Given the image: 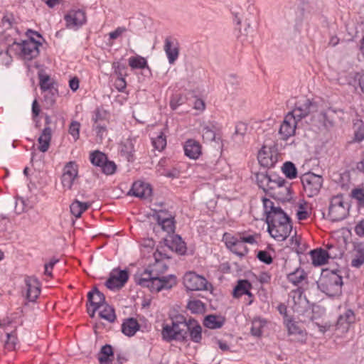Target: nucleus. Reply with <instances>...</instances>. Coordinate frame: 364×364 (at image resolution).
I'll return each instance as SVG.
<instances>
[{"label": "nucleus", "instance_id": "nucleus-21", "mask_svg": "<svg viewBox=\"0 0 364 364\" xmlns=\"http://www.w3.org/2000/svg\"><path fill=\"white\" fill-rule=\"evenodd\" d=\"M135 139L127 138L122 141L120 144L121 154L125 157L128 161H134V153L135 152L134 144Z\"/></svg>", "mask_w": 364, "mask_h": 364}, {"label": "nucleus", "instance_id": "nucleus-47", "mask_svg": "<svg viewBox=\"0 0 364 364\" xmlns=\"http://www.w3.org/2000/svg\"><path fill=\"white\" fill-rule=\"evenodd\" d=\"M152 144L156 149L162 151L166 146L165 135L161 132L156 138L152 139Z\"/></svg>", "mask_w": 364, "mask_h": 364}, {"label": "nucleus", "instance_id": "nucleus-39", "mask_svg": "<svg viewBox=\"0 0 364 364\" xmlns=\"http://www.w3.org/2000/svg\"><path fill=\"white\" fill-rule=\"evenodd\" d=\"M90 159L93 165L102 168L104 163L106 162L107 157L104 153L100 151H95L90 154Z\"/></svg>", "mask_w": 364, "mask_h": 364}, {"label": "nucleus", "instance_id": "nucleus-36", "mask_svg": "<svg viewBox=\"0 0 364 364\" xmlns=\"http://www.w3.org/2000/svg\"><path fill=\"white\" fill-rule=\"evenodd\" d=\"M267 321L261 318H255L252 321L251 334L255 337H260L262 335V329Z\"/></svg>", "mask_w": 364, "mask_h": 364}, {"label": "nucleus", "instance_id": "nucleus-34", "mask_svg": "<svg viewBox=\"0 0 364 364\" xmlns=\"http://www.w3.org/2000/svg\"><path fill=\"white\" fill-rule=\"evenodd\" d=\"M114 357L112 347L110 345H105L102 347L99 354L98 360L100 364H108Z\"/></svg>", "mask_w": 364, "mask_h": 364}, {"label": "nucleus", "instance_id": "nucleus-17", "mask_svg": "<svg viewBox=\"0 0 364 364\" xmlns=\"http://www.w3.org/2000/svg\"><path fill=\"white\" fill-rule=\"evenodd\" d=\"M164 50L168 63L173 64L179 55V43L178 41L172 37H166L164 41Z\"/></svg>", "mask_w": 364, "mask_h": 364}, {"label": "nucleus", "instance_id": "nucleus-4", "mask_svg": "<svg viewBox=\"0 0 364 364\" xmlns=\"http://www.w3.org/2000/svg\"><path fill=\"white\" fill-rule=\"evenodd\" d=\"M263 205L266 213V222L268 227L283 223H291L290 218L284 212L279 206H275L273 201L269 199H263Z\"/></svg>", "mask_w": 364, "mask_h": 364}, {"label": "nucleus", "instance_id": "nucleus-18", "mask_svg": "<svg viewBox=\"0 0 364 364\" xmlns=\"http://www.w3.org/2000/svg\"><path fill=\"white\" fill-rule=\"evenodd\" d=\"M277 225L267 227V230L270 235L278 241L285 240L290 235L292 230L291 223H283Z\"/></svg>", "mask_w": 364, "mask_h": 364}, {"label": "nucleus", "instance_id": "nucleus-6", "mask_svg": "<svg viewBox=\"0 0 364 364\" xmlns=\"http://www.w3.org/2000/svg\"><path fill=\"white\" fill-rule=\"evenodd\" d=\"M301 181L308 197L317 195L323 184V178L320 175L308 172L301 176Z\"/></svg>", "mask_w": 364, "mask_h": 364}, {"label": "nucleus", "instance_id": "nucleus-55", "mask_svg": "<svg viewBox=\"0 0 364 364\" xmlns=\"http://www.w3.org/2000/svg\"><path fill=\"white\" fill-rule=\"evenodd\" d=\"M112 68L114 69V72L117 77H123L127 75L125 73L127 66L119 62H114L112 63Z\"/></svg>", "mask_w": 364, "mask_h": 364}, {"label": "nucleus", "instance_id": "nucleus-24", "mask_svg": "<svg viewBox=\"0 0 364 364\" xmlns=\"http://www.w3.org/2000/svg\"><path fill=\"white\" fill-rule=\"evenodd\" d=\"M27 287V299L29 301H34L40 294L41 290L37 279L29 277L25 280Z\"/></svg>", "mask_w": 364, "mask_h": 364}, {"label": "nucleus", "instance_id": "nucleus-15", "mask_svg": "<svg viewBox=\"0 0 364 364\" xmlns=\"http://www.w3.org/2000/svg\"><path fill=\"white\" fill-rule=\"evenodd\" d=\"M224 240L227 247L234 254L242 257L247 253V248L238 237L225 234Z\"/></svg>", "mask_w": 364, "mask_h": 364}, {"label": "nucleus", "instance_id": "nucleus-38", "mask_svg": "<svg viewBox=\"0 0 364 364\" xmlns=\"http://www.w3.org/2000/svg\"><path fill=\"white\" fill-rule=\"evenodd\" d=\"M288 183L284 178L282 177H279L277 175H270V180L268 183V186L267 188V191H272L273 192L276 191L282 187V185Z\"/></svg>", "mask_w": 364, "mask_h": 364}, {"label": "nucleus", "instance_id": "nucleus-29", "mask_svg": "<svg viewBox=\"0 0 364 364\" xmlns=\"http://www.w3.org/2000/svg\"><path fill=\"white\" fill-rule=\"evenodd\" d=\"M355 316L351 309H347L343 314H341L338 318L336 326L338 328H343L348 329L350 323H354Z\"/></svg>", "mask_w": 364, "mask_h": 364}, {"label": "nucleus", "instance_id": "nucleus-52", "mask_svg": "<svg viewBox=\"0 0 364 364\" xmlns=\"http://www.w3.org/2000/svg\"><path fill=\"white\" fill-rule=\"evenodd\" d=\"M102 172L106 175H112L114 173L117 169V165L114 161L106 160V162L104 163L102 167L101 168Z\"/></svg>", "mask_w": 364, "mask_h": 364}, {"label": "nucleus", "instance_id": "nucleus-30", "mask_svg": "<svg viewBox=\"0 0 364 364\" xmlns=\"http://www.w3.org/2000/svg\"><path fill=\"white\" fill-rule=\"evenodd\" d=\"M312 264L314 266H321L328 262V255L326 250L318 249L310 252Z\"/></svg>", "mask_w": 364, "mask_h": 364}, {"label": "nucleus", "instance_id": "nucleus-42", "mask_svg": "<svg viewBox=\"0 0 364 364\" xmlns=\"http://www.w3.org/2000/svg\"><path fill=\"white\" fill-rule=\"evenodd\" d=\"M129 65L133 69H142L147 66L146 59L141 56L129 58Z\"/></svg>", "mask_w": 364, "mask_h": 364}, {"label": "nucleus", "instance_id": "nucleus-46", "mask_svg": "<svg viewBox=\"0 0 364 364\" xmlns=\"http://www.w3.org/2000/svg\"><path fill=\"white\" fill-rule=\"evenodd\" d=\"M270 180V175L265 173H258L256 175V181L260 188L267 191L268 183Z\"/></svg>", "mask_w": 364, "mask_h": 364}, {"label": "nucleus", "instance_id": "nucleus-8", "mask_svg": "<svg viewBox=\"0 0 364 364\" xmlns=\"http://www.w3.org/2000/svg\"><path fill=\"white\" fill-rule=\"evenodd\" d=\"M336 114L337 111L332 108L320 112H314L311 114V124L319 129L322 128L328 129L333 126Z\"/></svg>", "mask_w": 364, "mask_h": 364}, {"label": "nucleus", "instance_id": "nucleus-10", "mask_svg": "<svg viewBox=\"0 0 364 364\" xmlns=\"http://www.w3.org/2000/svg\"><path fill=\"white\" fill-rule=\"evenodd\" d=\"M128 279L129 274L127 270L114 269L110 272L105 286L111 290L119 289L124 286Z\"/></svg>", "mask_w": 364, "mask_h": 364}, {"label": "nucleus", "instance_id": "nucleus-48", "mask_svg": "<svg viewBox=\"0 0 364 364\" xmlns=\"http://www.w3.org/2000/svg\"><path fill=\"white\" fill-rule=\"evenodd\" d=\"M187 308L193 314L201 313L204 310V305L200 300L190 301L187 304Z\"/></svg>", "mask_w": 364, "mask_h": 364}, {"label": "nucleus", "instance_id": "nucleus-27", "mask_svg": "<svg viewBox=\"0 0 364 364\" xmlns=\"http://www.w3.org/2000/svg\"><path fill=\"white\" fill-rule=\"evenodd\" d=\"M51 129L49 127H46L38 139V141L40 144L38 146L40 151L44 153L48 150L51 141Z\"/></svg>", "mask_w": 364, "mask_h": 364}, {"label": "nucleus", "instance_id": "nucleus-51", "mask_svg": "<svg viewBox=\"0 0 364 364\" xmlns=\"http://www.w3.org/2000/svg\"><path fill=\"white\" fill-rule=\"evenodd\" d=\"M326 252H327L328 259L340 258L342 256V252L339 248L333 245H328Z\"/></svg>", "mask_w": 364, "mask_h": 364}, {"label": "nucleus", "instance_id": "nucleus-53", "mask_svg": "<svg viewBox=\"0 0 364 364\" xmlns=\"http://www.w3.org/2000/svg\"><path fill=\"white\" fill-rule=\"evenodd\" d=\"M80 128V124L77 121H73L70 124L69 133L73 136L75 141L79 138Z\"/></svg>", "mask_w": 364, "mask_h": 364}, {"label": "nucleus", "instance_id": "nucleus-14", "mask_svg": "<svg viewBox=\"0 0 364 364\" xmlns=\"http://www.w3.org/2000/svg\"><path fill=\"white\" fill-rule=\"evenodd\" d=\"M186 325L188 328L184 335V341H186L188 337L194 343H200L202 339V327L195 319L186 320Z\"/></svg>", "mask_w": 364, "mask_h": 364}, {"label": "nucleus", "instance_id": "nucleus-20", "mask_svg": "<svg viewBox=\"0 0 364 364\" xmlns=\"http://www.w3.org/2000/svg\"><path fill=\"white\" fill-rule=\"evenodd\" d=\"M164 242L170 250L180 255H184L186 252V244L178 235H169V238L165 239Z\"/></svg>", "mask_w": 364, "mask_h": 364}, {"label": "nucleus", "instance_id": "nucleus-37", "mask_svg": "<svg viewBox=\"0 0 364 364\" xmlns=\"http://www.w3.org/2000/svg\"><path fill=\"white\" fill-rule=\"evenodd\" d=\"M251 284L245 279L239 280L233 290V296L239 298L247 293V289H251Z\"/></svg>", "mask_w": 364, "mask_h": 364}, {"label": "nucleus", "instance_id": "nucleus-58", "mask_svg": "<svg viewBox=\"0 0 364 364\" xmlns=\"http://www.w3.org/2000/svg\"><path fill=\"white\" fill-rule=\"evenodd\" d=\"M203 137L206 141H213L215 138V133L209 127H204L202 130Z\"/></svg>", "mask_w": 364, "mask_h": 364}, {"label": "nucleus", "instance_id": "nucleus-19", "mask_svg": "<svg viewBox=\"0 0 364 364\" xmlns=\"http://www.w3.org/2000/svg\"><path fill=\"white\" fill-rule=\"evenodd\" d=\"M151 192L152 189L149 183L138 181L133 183L129 193L140 198H148Z\"/></svg>", "mask_w": 364, "mask_h": 364}, {"label": "nucleus", "instance_id": "nucleus-43", "mask_svg": "<svg viewBox=\"0 0 364 364\" xmlns=\"http://www.w3.org/2000/svg\"><path fill=\"white\" fill-rule=\"evenodd\" d=\"M161 220V223H158L163 230L167 232L168 234H173L175 231V223L173 220V217L168 219H164L159 218Z\"/></svg>", "mask_w": 364, "mask_h": 364}, {"label": "nucleus", "instance_id": "nucleus-54", "mask_svg": "<svg viewBox=\"0 0 364 364\" xmlns=\"http://www.w3.org/2000/svg\"><path fill=\"white\" fill-rule=\"evenodd\" d=\"M355 128V139L360 141L364 139V126H363V122H356L354 124Z\"/></svg>", "mask_w": 364, "mask_h": 364}, {"label": "nucleus", "instance_id": "nucleus-26", "mask_svg": "<svg viewBox=\"0 0 364 364\" xmlns=\"http://www.w3.org/2000/svg\"><path fill=\"white\" fill-rule=\"evenodd\" d=\"M258 161L264 167H272L277 161V156H274L269 151L263 146L258 152Z\"/></svg>", "mask_w": 364, "mask_h": 364}, {"label": "nucleus", "instance_id": "nucleus-64", "mask_svg": "<svg viewBox=\"0 0 364 364\" xmlns=\"http://www.w3.org/2000/svg\"><path fill=\"white\" fill-rule=\"evenodd\" d=\"M355 255L364 256V244L362 242H356L354 244Z\"/></svg>", "mask_w": 364, "mask_h": 364}, {"label": "nucleus", "instance_id": "nucleus-61", "mask_svg": "<svg viewBox=\"0 0 364 364\" xmlns=\"http://www.w3.org/2000/svg\"><path fill=\"white\" fill-rule=\"evenodd\" d=\"M126 31L127 28L125 27H117L114 31H112L109 33V38L112 40H115Z\"/></svg>", "mask_w": 364, "mask_h": 364}, {"label": "nucleus", "instance_id": "nucleus-16", "mask_svg": "<svg viewBox=\"0 0 364 364\" xmlns=\"http://www.w3.org/2000/svg\"><path fill=\"white\" fill-rule=\"evenodd\" d=\"M298 122H299L294 119V116L289 114L285 116L279 131L282 139L287 140L295 134Z\"/></svg>", "mask_w": 364, "mask_h": 364}, {"label": "nucleus", "instance_id": "nucleus-22", "mask_svg": "<svg viewBox=\"0 0 364 364\" xmlns=\"http://www.w3.org/2000/svg\"><path fill=\"white\" fill-rule=\"evenodd\" d=\"M186 156L192 159H197L201 154V146L194 139H188L184 145Z\"/></svg>", "mask_w": 364, "mask_h": 364}, {"label": "nucleus", "instance_id": "nucleus-60", "mask_svg": "<svg viewBox=\"0 0 364 364\" xmlns=\"http://www.w3.org/2000/svg\"><path fill=\"white\" fill-rule=\"evenodd\" d=\"M126 86L127 82L125 81L124 76L117 77L114 82L115 88L119 92H123L124 90L126 88Z\"/></svg>", "mask_w": 364, "mask_h": 364}, {"label": "nucleus", "instance_id": "nucleus-7", "mask_svg": "<svg viewBox=\"0 0 364 364\" xmlns=\"http://www.w3.org/2000/svg\"><path fill=\"white\" fill-rule=\"evenodd\" d=\"M316 103L313 102L309 99L303 97L296 102L294 109L288 114L294 116V119L299 122L308 115L316 112Z\"/></svg>", "mask_w": 364, "mask_h": 364}, {"label": "nucleus", "instance_id": "nucleus-9", "mask_svg": "<svg viewBox=\"0 0 364 364\" xmlns=\"http://www.w3.org/2000/svg\"><path fill=\"white\" fill-rule=\"evenodd\" d=\"M183 282L186 289L189 291L207 289L208 282L205 278L193 272L185 274Z\"/></svg>", "mask_w": 364, "mask_h": 364}, {"label": "nucleus", "instance_id": "nucleus-1", "mask_svg": "<svg viewBox=\"0 0 364 364\" xmlns=\"http://www.w3.org/2000/svg\"><path fill=\"white\" fill-rule=\"evenodd\" d=\"M158 255H159L160 253L154 254L155 262L145 269L136 280L139 285L149 288L151 292L170 289L176 284V278L174 275L161 276L168 267L158 258Z\"/></svg>", "mask_w": 364, "mask_h": 364}, {"label": "nucleus", "instance_id": "nucleus-2", "mask_svg": "<svg viewBox=\"0 0 364 364\" xmlns=\"http://www.w3.org/2000/svg\"><path fill=\"white\" fill-rule=\"evenodd\" d=\"M318 289L328 296H340L342 292V277L336 272H329L320 278L317 282Z\"/></svg>", "mask_w": 364, "mask_h": 364}, {"label": "nucleus", "instance_id": "nucleus-49", "mask_svg": "<svg viewBox=\"0 0 364 364\" xmlns=\"http://www.w3.org/2000/svg\"><path fill=\"white\" fill-rule=\"evenodd\" d=\"M58 96V90L57 88L51 89L46 91L44 95V100L47 105L52 106L55 104V100Z\"/></svg>", "mask_w": 364, "mask_h": 364}, {"label": "nucleus", "instance_id": "nucleus-62", "mask_svg": "<svg viewBox=\"0 0 364 364\" xmlns=\"http://www.w3.org/2000/svg\"><path fill=\"white\" fill-rule=\"evenodd\" d=\"M247 124L243 122H239L236 124L235 135L244 136L247 132Z\"/></svg>", "mask_w": 364, "mask_h": 364}, {"label": "nucleus", "instance_id": "nucleus-45", "mask_svg": "<svg viewBox=\"0 0 364 364\" xmlns=\"http://www.w3.org/2000/svg\"><path fill=\"white\" fill-rule=\"evenodd\" d=\"M350 197L356 200L359 207H364V188H353L351 191Z\"/></svg>", "mask_w": 364, "mask_h": 364}, {"label": "nucleus", "instance_id": "nucleus-40", "mask_svg": "<svg viewBox=\"0 0 364 364\" xmlns=\"http://www.w3.org/2000/svg\"><path fill=\"white\" fill-rule=\"evenodd\" d=\"M99 315L102 318H104L111 323L114 322L116 319L114 309L106 304L103 305V309L100 311Z\"/></svg>", "mask_w": 364, "mask_h": 364}, {"label": "nucleus", "instance_id": "nucleus-56", "mask_svg": "<svg viewBox=\"0 0 364 364\" xmlns=\"http://www.w3.org/2000/svg\"><path fill=\"white\" fill-rule=\"evenodd\" d=\"M257 257L258 258L259 260L267 264H269L272 262V256L268 252L264 250H259L257 252Z\"/></svg>", "mask_w": 364, "mask_h": 364}, {"label": "nucleus", "instance_id": "nucleus-13", "mask_svg": "<svg viewBox=\"0 0 364 364\" xmlns=\"http://www.w3.org/2000/svg\"><path fill=\"white\" fill-rule=\"evenodd\" d=\"M64 20L67 28L77 29L86 22L85 13L80 9L71 10L64 16Z\"/></svg>", "mask_w": 364, "mask_h": 364}, {"label": "nucleus", "instance_id": "nucleus-63", "mask_svg": "<svg viewBox=\"0 0 364 364\" xmlns=\"http://www.w3.org/2000/svg\"><path fill=\"white\" fill-rule=\"evenodd\" d=\"M364 263V256L355 255V257L351 261V266L353 267L359 268Z\"/></svg>", "mask_w": 364, "mask_h": 364}, {"label": "nucleus", "instance_id": "nucleus-31", "mask_svg": "<svg viewBox=\"0 0 364 364\" xmlns=\"http://www.w3.org/2000/svg\"><path fill=\"white\" fill-rule=\"evenodd\" d=\"M225 323V318L215 315H208L203 320V325L210 329L221 328Z\"/></svg>", "mask_w": 364, "mask_h": 364}, {"label": "nucleus", "instance_id": "nucleus-23", "mask_svg": "<svg viewBox=\"0 0 364 364\" xmlns=\"http://www.w3.org/2000/svg\"><path fill=\"white\" fill-rule=\"evenodd\" d=\"M87 300L90 305L94 307V311H96L101 306L105 304V296L103 293L100 291L97 287H95L87 294Z\"/></svg>", "mask_w": 364, "mask_h": 364}, {"label": "nucleus", "instance_id": "nucleus-50", "mask_svg": "<svg viewBox=\"0 0 364 364\" xmlns=\"http://www.w3.org/2000/svg\"><path fill=\"white\" fill-rule=\"evenodd\" d=\"M107 113L105 110L100 109H96L92 116V120L94 122V124L99 123H105Z\"/></svg>", "mask_w": 364, "mask_h": 364}, {"label": "nucleus", "instance_id": "nucleus-12", "mask_svg": "<svg viewBox=\"0 0 364 364\" xmlns=\"http://www.w3.org/2000/svg\"><path fill=\"white\" fill-rule=\"evenodd\" d=\"M40 46L41 43L36 41L32 36H30V39L19 43L21 54L26 60H32L38 55Z\"/></svg>", "mask_w": 364, "mask_h": 364}, {"label": "nucleus", "instance_id": "nucleus-59", "mask_svg": "<svg viewBox=\"0 0 364 364\" xmlns=\"http://www.w3.org/2000/svg\"><path fill=\"white\" fill-rule=\"evenodd\" d=\"M93 129L95 131L96 134L100 139H102L104 134L107 131L106 124L105 123H99L97 124H93Z\"/></svg>", "mask_w": 364, "mask_h": 364}, {"label": "nucleus", "instance_id": "nucleus-32", "mask_svg": "<svg viewBox=\"0 0 364 364\" xmlns=\"http://www.w3.org/2000/svg\"><path fill=\"white\" fill-rule=\"evenodd\" d=\"M271 194L274 198L282 202L289 201L291 198L290 186H287V184L282 185V187L276 191L271 193Z\"/></svg>", "mask_w": 364, "mask_h": 364}, {"label": "nucleus", "instance_id": "nucleus-41", "mask_svg": "<svg viewBox=\"0 0 364 364\" xmlns=\"http://www.w3.org/2000/svg\"><path fill=\"white\" fill-rule=\"evenodd\" d=\"M282 171L287 178L294 179L297 176V169L291 161H287L283 164Z\"/></svg>", "mask_w": 364, "mask_h": 364}, {"label": "nucleus", "instance_id": "nucleus-11", "mask_svg": "<svg viewBox=\"0 0 364 364\" xmlns=\"http://www.w3.org/2000/svg\"><path fill=\"white\" fill-rule=\"evenodd\" d=\"M78 174V166L75 161L66 163L63 168V173L61 177L63 186L68 190L72 188L74 181L77 178Z\"/></svg>", "mask_w": 364, "mask_h": 364}, {"label": "nucleus", "instance_id": "nucleus-33", "mask_svg": "<svg viewBox=\"0 0 364 364\" xmlns=\"http://www.w3.org/2000/svg\"><path fill=\"white\" fill-rule=\"evenodd\" d=\"M90 205L91 203H82L78 200H75L70 205V213L75 218H80L82 213L90 208Z\"/></svg>", "mask_w": 364, "mask_h": 364}, {"label": "nucleus", "instance_id": "nucleus-3", "mask_svg": "<svg viewBox=\"0 0 364 364\" xmlns=\"http://www.w3.org/2000/svg\"><path fill=\"white\" fill-rule=\"evenodd\" d=\"M188 328L186 325V318L182 316H177L175 321H172L171 325L163 324L161 336L164 341H184V335Z\"/></svg>", "mask_w": 364, "mask_h": 364}, {"label": "nucleus", "instance_id": "nucleus-44", "mask_svg": "<svg viewBox=\"0 0 364 364\" xmlns=\"http://www.w3.org/2000/svg\"><path fill=\"white\" fill-rule=\"evenodd\" d=\"M39 80H40V87L41 89L46 92L48 90H50L51 89H55L54 83L53 80L50 79V77L47 75H39Z\"/></svg>", "mask_w": 364, "mask_h": 364}, {"label": "nucleus", "instance_id": "nucleus-28", "mask_svg": "<svg viewBox=\"0 0 364 364\" xmlns=\"http://www.w3.org/2000/svg\"><path fill=\"white\" fill-rule=\"evenodd\" d=\"M139 328L138 321L134 318L126 319L122 324V333L129 337L133 336L139 330Z\"/></svg>", "mask_w": 364, "mask_h": 364}, {"label": "nucleus", "instance_id": "nucleus-25", "mask_svg": "<svg viewBox=\"0 0 364 364\" xmlns=\"http://www.w3.org/2000/svg\"><path fill=\"white\" fill-rule=\"evenodd\" d=\"M284 324L288 330L289 335H294L297 336V341L300 342H304L306 338V332L301 329L296 322L290 319H285Z\"/></svg>", "mask_w": 364, "mask_h": 364}, {"label": "nucleus", "instance_id": "nucleus-35", "mask_svg": "<svg viewBox=\"0 0 364 364\" xmlns=\"http://www.w3.org/2000/svg\"><path fill=\"white\" fill-rule=\"evenodd\" d=\"M306 274L301 268H296L294 272L288 274L287 279L289 282L294 285H298L303 280L306 279Z\"/></svg>", "mask_w": 364, "mask_h": 364}, {"label": "nucleus", "instance_id": "nucleus-57", "mask_svg": "<svg viewBox=\"0 0 364 364\" xmlns=\"http://www.w3.org/2000/svg\"><path fill=\"white\" fill-rule=\"evenodd\" d=\"M296 216L298 220H304L307 219L309 217V213L306 210V203H301L299 205V208L296 212Z\"/></svg>", "mask_w": 364, "mask_h": 364}, {"label": "nucleus", "instance_id": "nucleus-5", "mask_svg": "<svg viewBox=\"0 0 364 364\" xmlns=\"http://www.w3.org/2000/svg\"><path fill=\"white\" fill-rule=\"evenodd\" d=\"M348 210V205L344 202L342 196H334L331 200L328 217L333 222L342 220L346 218Z\"/></svg>", "mask_w": 364, "mask_h": 364}]
</instances>
